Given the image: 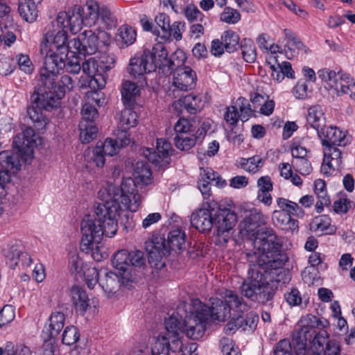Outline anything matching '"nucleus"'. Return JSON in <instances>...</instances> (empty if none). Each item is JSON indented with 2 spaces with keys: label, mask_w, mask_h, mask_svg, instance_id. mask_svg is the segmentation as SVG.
<instances>
[{
  "label": "nucleus",
  "mask_w": 355,
  "mask_h": 355,
  "mask_svg": "<svg viewBox=\"0 0 355 355\" xmlns=\"http://www.w3.org/2000/svg\"><path fill=\"white\" fill-rule=\"evenodd\" d=\"M83 115L82 121H86L87 122H91L94 124V121L98 116L97 109L92 105L90 103H85L81 110Z\"/></svg>",
  "instance_id": "61"
},
{
  "label": "nucleus",
  "mask_w": 355,
  "mask_h": 355,
  "mask_svg": "<svg viewBox=\"0 0 355 355\" xmlns=\"http://www.w3.org/2000/svg\"><path fill=\"white\" fill-rule=\"evenodd\" d=\"M237 103L241 112V114H239L240 119L243 121H248L249 118L253 115V110L248 101L245 98L241 97L238 98Z\"/></svg>",
  "instance_id": "60"
},
{
  "label": "nucleus",
  "mask_w": 355,
  "mask_h": 355,
  "mask_svg": "<svg viewBox=\"0 0 355 355\" xmlns=\"http://www.w3.org/2000/svg\"><path fill=\"white\" fill-rule=\"evenodd\" d=\"M237 222L236 213L230 209L223 208L214 209V225L217 227V236L221 237L227 243L229 232L235 226Z\"/></svg>",
  "instance_id": "19"
},
{
  "label": "nucleus",
  "mask_w": 355,
  "mask_h": 355,
  "mask_svg": "<svg viewBox=\"0 0 355 355\" xmlns=\"http://www.w3.org/2000/svg\"><path fill=\"white\" fill-rule=\"evenodd\" d=\"M129 263L131 270L136 274L137 268H141L146 264V259L143 252L135 250L129 252Z\"/></svg>",
  "instance_id": "50"
},
{
  "label": "nucleus",
  "mask_w": 355,
  "mask_h": 355,
  "mask_svg": "<svg viewBox=\"0 0 355 355\" xmlns=\"http://www.w3.org/2000/svg\"><path fill=\"white\" fill-rule=\"evenodd\" d=\"M339 76L344 82L346 83V85H341V92L345 94H349L352 98L355 99V81L347 73H340Z\"/></svg>",
  "instance_id": "59"
},
{
  "label": "nucleus",
  "mask_w": 355,
  "mask_h": 355,
  "mask_svg": "<svg viewBox=\"0 0 355 355\" xmlns=\"http://www.w3.org/2000/svg\"><path fill=\"white\" fill-rule=\"evenodd\" d=\"M291 166L302 175H307L312 171V166L309 161V155L302 159H292Z\"/></svg>",
  "instance_id": "52"
},
{
  "label": "nucleus",
  "mask_w": 355,
  "mask_h": 355,
  "mask_svg": "<svg viewBox=\"0 0 355 355\" xmlns=\"http://www.w3.org/2000/svg\"><path fill=\"white\" fill-rule=\"evenodd\" d=\"M341 155V151L336 146L325 147L321 172L329 176L335 169H338L342 165Z\"/></svg>",
  "instance_id": "25"
},
{
  "label": "nucleus",
  "mask_w": 355,
  "mask_h": 355,
  "mask_svg": "<svg viewBox=\"0 0 355 355\" xmlns=\"http://www.w3.org/2000/svg\"><path fill=\"white\" fill-rule=\"evenodd\" d=\"M198 137L193 134L176 135L174 138L176 147L181 150H188L195 146Z\"/></svg>",
  "instance_id": "45"
},
{
  "label": "nucleus",
  "mask_w": 355,
  "mask_h": 355,
  "mask_svg": "<svg viewBox=\"0 0 355 355\" xmlns=\"http://www.w3.org/2000/svg\"><path fill=\"white\" fill-rule=\"evenodd\" d=\"M15 65L17 64L19 69L26 73H31L33 70V63L26 54L19 53L16 55Z\"/></svg>",
  "instance_id": "58"
},
{
  "label": "nucleus",
  "mask_w": 355,
  "mask_h": 355,
  "mask_svg": "<svg viewBox=\"0 0 355 355\" xmlns=\"http://www.w3.org/2000/svg\"><path fill=\"white\" fill-rule=\"evenodd\" d=\"M150 54L148 51H143L139 56H135L130 60L128 67L129 74L133 78H141L145 73L154 71V65L153 62H149Z\"/></svg>",
  "instance_id": "24"
},
{
  "label": "nucleus",
  "mask_w": 355,
  "mask_h": 355,
  "mask_svg": "<svg viewBox=\"0 0 355 355\" xmlns=\"http://www.w3.org/2000/svg\"><path fill=\"white\" fill-rule=\"evenodd\" d=\"M115 58L113 55L106 53L102 54L98 59L90 58L80 64V60L78 57L73 56L65 62V67L67 72L78 73L82 69L87 74L89 80V87L94 90L88 98H92L98 105L103 102L100 96L101 94L98 90L102 89L106 85L107 72L114 65Z\"/></svg>",
  "instance_id": "4"
},
{
  "label": "nucleus",
  "mask_w": 355,
  "mask_h": 355,
  "mask_svg": "<svg viewBox=\"0 0 355 355\" xmlns=\"http://www.w3.org/2000/svg\"><path fill=\"white\" fill-rule=\"evenodd\" d=\"M319 78L327 85L335 86V80L338 78V73H336L334 71L329 69L324 68L321 69L318 71Z\"/></svg>",
  "instance_id": "56"
},
{
  "label": "nucleus",
  "mask_w": 355,
  "mask_h": 355,
  "mask_svg": "<svg viewBox=\"0 0 355 355\" xmlns=\"http://www.w3.org/2000/svg\"><path fill=\"white\" fill-rule=\"evenodd\" d=\"M129 258V252L121 250L114 254L112 260L113 267L118 270L121 277V284L125 286L137 279L136 274L131 270Z\"/></svg>",
  "instance_id": "21"
},
{
  "label": "nucleus",
  "mask_w": 355,
  "mask_h": 355,
  "mask_svg": "<svg viewBox=\"0 0 355 355\" xmlns=\"http://www.w3.org/2000/svg\"><path fill=\"white\" fill-rule=\"evenodd\" d=\"M164 42H162L161 40H158V42L155 44L151 50L144 49V51H148L150 57L148 58V62H153L154 65V71L157 68H159L162 71L164 75L171 74L176 66L180 64V62L175 63L174 59L175 57L178 58L179 54L183 57L184 55L182 51H176L169 59L168 58V52L163 44Z\"/></svg>",
  "instance_id": "13"
},
{
  "label": "nucleus",
  "mask_w": 355,
  "mask_h": 355,
  "mask_svg": "<svg viewBox=\"0 0 355 355\" xmlns=\"http://www.w3.org/2000/svg\"><path fill=\"white\" fill-rule=\"evenodd\" d=\"M241 53L243 60L248 63H253L257 58V50L253 41L245 38L241 44Z\"/></svg>",
  "instance_id": "44"
},
{
  "label": "nucleus",
  "mask_w": 355,
  "mask_h": 355,
  "mask_svg": "<svg viewBox=\"0 0 355 355\" xmlns=\"http://www.w3.org/2000/svg\"><path fill=\"white\" fill-rule=\"evenodd\" d=\"M184 60L183 56L179 61L180 64L175 67L177 68L174 71L173 85L178 89L185 92L195 87L197 76L196 72L189 67H180Z\"/></svg>",
  "instance_id": "22"
},
{
  "label": "nucleus",
  "mask_w": 355,
  "mask_h": 355,
  "mask_svg": "<svg viewBox=\"0 0 355 355\" xmlns=\"http://www.w3.org/2000/svg\"><path fill=\"white\" fill-rule=\"evenodd\" d=\"M314 193L318 198L315 204L316 212L321 213L324 207L331 204L330 197L327 193L326 183L324 180L318 179L314 182Z\"/></svg>",
  "instance_id": "31"
},
{
  "label": "nucleus",
  "mask_w": 355,
  "mask_h": 355,
  "mask_svg": "<svg viewBox=\"0 0 355 355\" xmlns=\"http://www.w3.org/2000/svg\"><path fill=\"white\" fill-rule=\"evenodd\" d=\"M85 10L79 5H75L68 11L60 12L57 16L58 26L69 31L73 34H76L85 24Z\"/></svg>",
  "instance_id": "15"
},
{
  "label": "nucleus",
  "mask_w": 355,
  "mask_h": 355,
  "mask_svg": "<svg viewBox=\"0 0 355 355\" xmlns=\"http://www.w3.org/2000/svg\"><path fill=\"white\" fill-rule=\"evenodd\" d=\"M333 207L336 214H346L350 209H355V202L347 198H340L334 201Z\"/></svg>",
  "instance_id": "54"
},
{
  "label": "nucleus",
  "mask_w": 355,
  "mask_h": 355,
  "mask_svg": "<svg viewBox=\"0 0 355 355\" xmlns=\"http://www.w3.org/2000/svg\"><path fill=\"white\" fill-rule=\"evenodd\" d=\"M307 129L313 128L318 134L326 126V117L322 107L315 105L310 107L306 116Z\"/></svg>",
  "instance_id": "27"
},
{
  "label": "nucleus",
  "mask_w": 355,
  "mask_h": 355,
  "mask_svg": "<svg viewBox=\"0 0 355 355\" xmlns=\"http://www.w3.org/2000/svg\"><path fill=\"white\" fill-rule=\"evenodd\" d=\"M240 19V12L231 7H225L220 15V20L228 24H236Z\"/></svg>",
  "instance_id": "49"
},
{
  "label": "nucleus",
  "mask_w": 355,
  "mask_h": 355,
  "mask_svg": "<svg viewBox=\"0 0 355 355\" xmlns=\"http://www.w3.org/2000/svg\"><path fill=\"white\" fill-rule=\"evenodd\" d=\"M32 355L29 347L24 345L15 346L12 343H7L6 345V355Z\"/></svg>",
  "instance_id": "57"
},
{
  "label": "nucleus",
  "mask_w": 355,
  "mask_h": 355,
  "mask_svg": "<svg viewBox=\"0 0 355 355\" xmlns=\"http://www.w3.org/2000/svg\"><path fill=\"white\" fill-rule=\"evenodd\" d=\"M155 21L157 25L160 28V31H154L155 35H157V39L161 40L162 42H170V17L166 13H158Z\"/></svg>",
  "instance_id": "33"
},
{
  "label": "nucleus",
  "mask_w": 355,
  "mask_h": 355,
  "mask_svg": "<svg viewBox=\"0 0 355 355\" xmlns=\"http://www.w3.org/2000/svg\"><path fill=\"white\" fill-rule=\"evenodd\" d=\"M40 52L44 56L43 67L40 70V82L41 87L44 89L51 92H58L62 87V81L64 78L69 79L70 85L69 87H64V94L67 92L71 91L74 86V82L68 75H63L59 77L61 70L65 67V58L68 53H62L54 49H48L46 52L42 51L40 47Z\"/></svg>",
  "instance_id": "8"
},
{
  "label": "nucleus",
  "mask_w": 355,
  "mask_h": 355,
  "mask_svg": "<svg viewBox=\"0 0 355 355\" xmlns=\"http://www.w3.org/2000/svg\"><path fill=\"white\" fill-rule=\"evenodd\" d=\"M169 341L164 336H159L153 344L151 348L152 355H169Z\"/></svg>",
  "instance_id": "48"
},
{
  "label": "nucleus",
  "mask_w": 355,
  "mask_h": 355,
  "mask_svg": "<svg viewBox=\"0 0 355 355\" xmlns=\"http://www.w3.org/2000/svg\"><path fill=\"white\" fill-rule=\"evenodd\" d=\"M324 147L346 146L351 142V136L347 131L329 125L325 126L318 134Z\"/></svg>",
  "instance_id": "18"
},
{
  "label": "nucleus",
  "mask_w": 355,
  "mask_h": 355,
  "mask_svg": "<svg viewBox=\"0 0 355 355\" xmlns=\"http://www.w3.org/2000/svg\"><path fill=\"white\" fill-rule=\"evenodd\" d=\"M134 179H128L121 183V188H113L112 196L116 195L131 196L130 202L133 203L135 199L138 201L139 207L141 205V196L137 191V187L147 186L152 182V172L146 162H138L134 169ZM111 191V189H110Z\"/></svg>",
  "instance_id": "12"
},
{
  "label": "nucleus",
  "mask_w": 355,
  "mask_h": 355,
  "mask_svg": "<svg viewBox=\"0 0 355 355\" xmlns=\"http://www.w3.org/2000/svg\"><path fill=\"white\" fill-rule=\"evenodd\" d=\"M204 306L200 301L194 300L191 304H182L177 313H173L165 320L166 329L175 339L181 332L193 340L202 338L205 334L204 320L206 315Z\"/></svg>",
  "instance_id": "3"
},
{
  "label": "nucleus",
  "mask_w": 355,
  "mask_h": 355,
  "mask_svg": "<svg viewBox=\"0 0 355 355\" xmlns=\"http://www.w3.org/2000/svg\"><path fill=\"white\" fill-rule=\"evenodd\" d=\"M191 223L201 232H209L214 225V208L209 203L196 209L191 216Z\"/></svg>",
  "instance_id": "20"
},
{
  "label": "nucleus",
  "mask_w": 355,
  "mask_h": 355,
  "mask_svg": "<svg viewBox=\"0 0 355 355\" xmlns=\"http://www.w3.org/2000/svg\"><path fill=\"white\" fill-rule=\"evenodd\" d=\"M65 316L61 312L52 313L49 318V337L55 338L64 325Z\"/></svg>",
  "instance_id": "39"
},
{
  "label": "nucleus",
  "mask_w": 355,
  "mask_h": 355,
  "mask_svg": "<svg viewBox=\"0 0 355 355\" xmlns=\"http://www.w3.org/2000/svg\"><path fill=\"white\" fill-rule=\"evenodd\" d=\"M130 142L131 139L128 132L121 131L116 139L107 138L104 141H98L96 144L106 155L114 156L121 148L128 146Z\"/></svg>",
  "instance_id": "26"
},
{
  "label": "nucleus",
  "mask_w": 355,
  "mask_h": 355,
  "mask_svg": "<svg viewBox=\"0 0 355 355\" xmlns=\"http://www.w3.org/2000/svg\"><path fill=\"white\" fill-rule=\"evenodd\" d=\"M311 93V89L309 87L307 80L300 79L293 89V94L296 98L305 99Z\"/></svg>",
  "instance_id": "53"
},
{
  "label": "nucleus",
  "mask_w": 355,
  "mask_h": 355,
  "mask_svg": "<svg viewBox=\"0 0 355 355\" xmlns=\"http://www.w3.org/2000/svg\"><path fill=\"white\" fill-rule=\"evenodd\" d=\"M6 263L15 268L19 261L24 266H30L33 262L31 256L26 252L25 247L20 241H10L3 250Z\"/></svg>",
  "instance_id": "17"
},
{
  "label": "nucleus",
  "mask_w": 355,
  "mask_h": 355,
  "mask_svg": "<svg viewBox=\"0 0 355 355\" xmlns=\"http://www.w3.org/2000/svg\"><path fill=\"white\" fill-rule=\"evenodd\" d=\"M107 197L97 203L96 216H86L81 222V251L88 253L95 243L100 244L103 236L112 237L118 230V219L120 212L129 210L135 212L139 209L138 201L130 202V196L116 195L112 196L110 189Z\"/></svg>",
  "instance_id": "1"
},
{
  "label": "nucleus",
  "mask_w": 355,
  "mask_h": 355,
  "mask_svg": "<svg viewBox=\"0 0 355 355\" xmlns=\"http://www.w3.org/2000/svg\"><path fill=\"white\" fill-rule=\"evenodd\" d=\"M80 139L84 144H88L96 137L98 129L95 124L86 121H81L79 123Z\"/></svg>",
  "instance_id": "38"
},
{
  "label": "nucleus",
  "mask_w": 355,
  "mask_h": 355,
  "mask_svg": "<svg viewBox=\"0 0 355 355\" xmlns=\"http://www.w3.org/2000/svg\"><path fill=\"white\" fill-rule=\"evenodd\" d=\"M40 47L42 51L46 52V49H54L62 53H68L73 51V45L68 41L67 31L62 28L57 32L48 31L42 37Z\"/></svg>",
  "instance_id": "16"
},
{
  "label": "nucleus",
  "mask_w": 355,
  "mask_h": 355,
  "mask_svg": "<svg viewBox=\"0 0 355 355\" xmlns=\"http://www.w3.org/2000/svg\"><path fill=\"white\" fill-rule=\"evenodd\" d=\"M18 12L28 22H33L37 17V9L33 0H19Z\"/></svg>",
  "instance_id": "34"
},
{
  "label": "nucleus",
  "mask_w": 355,
  "mask_h": 355,
  "mask_svg": "<svg viewBox=\"0 0 355 355\" xmlns=\"http://www.w3.org/2000/svg\"><path fill=\"white\" fill-rule=\"evenodd\" d=\"M15 317V309L11 305H6L0 311V328L12 322Z\"/></svg>",
  "instance_id": "62"
},
{
  "label": "nucleus",
  "mask_w": 355,
  "mask_h": 355,
  "mask_svg": "<svg viewBox=\"0 0 355 355\" xmlns=\"http://www.w3.org/2000/svg\"><path fill=\"white\" fill-rule=\"evenodd\" d=\"M121 92L124 105L132 107L135 104V97L139 93V89L136 84L126 80L123 83Z\"/></svg>",
  "instance_id": "36"
},
{
  "label": "nucleus",
  "mask_w": 355,
  "mask_h": 355,
  "mask_svg": "<svg viewBox=\"0 0 355 355\" xmlns=\"http://www.w3.org/2000/svg\"><path fill=\"white\" fill-rule=\"evenodd\" d=\"M247 221L246 218L239 224L240 234L243 239L253 241L254 248L261 252L259 257L272 259L275 266L285 264L287 261L286 254L282 251L280 239L272 228H262Z\"/></svg>",
  "instance_id": "5"
},
{
  "label": "nucleus",
  "mask_w": 355,
  "mask_h": 355,
  "mask_svg": "<svg viewBox=\"0 0 355 355\" xmlns=\"http://www.w3.org/2000/svg\"><path fill=\"white\" fill-rule=\"evenodd\" d=\"M225 300L215 298L211 301V306H208L200 302V305L204 306L206 311L204 326L206 330L207 322L209 318L224 322L230 318L231 309L236 312L243 313L248 309V305L243 298L236 293L231 290H225L224 293Z\"/></svg>",
  "instance_id": "11"
},
{
  "label": "nucleus",
  "mask_w": 355,
  "mask_h": 355,
  "mask_svg": "<svg viewBox=\"0 0 355 355\" xmlns=\"http://www.w3.org/2000/svg\"><path fill=\"white\" fill-rule=\"evenodd\" d=\"M137 123V114L132 110V107H125L121 112L119 124L122 130L126 132V129L134 127Z\"/></svg>",
  "instance_id": "41"
},
{
  "label": "nucleus",
  "mask_w": 355,
  "mask_h": 355,
  "mask_svg": "<svg viewBox=\"0 0 355 355\" xmlns=\"http://www.w3.org/2000/svg\"><path fill=\"white\" fill-rule=\"evenodd\" d=\"M38 139H40L39 136L31 127L26 128L21 132L17 134L13 139V146L19 153H15L12 150L0 152L1 167L14 173L20 170V157L26 160L28 157H33L34 147L38 145ZM39 140L41 144L40 139Z\"/></svg>",
  "instance_id": "9"
},
{
  "label": "nucleus",
  "mask_w": 355,
  "mask_h": 355,
  "mask_svg": "<svg viewBox=\"0 0 355 355\" xmlns=\"http://www.w3.org/2000/svg\"><path fill=\"white\" fill-rule=\"evenodd\" d=\"M277 203L282 211H286L291 216L294 215L297 217H302L304 215V209L296 202L284 198H279L277 200Z\"/></svg>",
  "instance_id": "40"
},
{
  "label": "nucleus",
  "mask_w": 355,
  "mask_h": 355,
  "mask_svg": "<svg viewBox=\"0 0 355 355\" xmlns=\"http://www.w3.org/2000/svg\"><path fill=\"white\" fill-rule=\"evenodd\" d=\"M264 159L258 155L249 158L241 157L238 161L239 166L249 173L254 174L261 171L264 165Z\"/></svg>",
  "instance_id": "35"
},
{
  "label": "nucleus",
  "mask_w": 355,
  "mask_h": 355,
  "mask_svg": "<svg viewBox=\"0 0 355 355\" xmlns=\"http://www.w3.org/2000/svg\"><path fill=\"white\" fill-rule=\"evenodd\" d=\"M103 39L105 41L109 38L108 35L103 31H98V35L92 30H85L80 33L77 38L71 41L73 45V53L80 55H92L98 50V40Z\"/></svg>",
  "instance_id": "14"
},
{
  "label": "nucleus",
  "mask_w": 355,
  "mask_h": 355,
  "mask_svg": "<svg viewBox=\"0 0 355 355\" xmlns=\"http://www.w3.org/2000/svg\"><path fill=\"white\" fill-rule=\"evenodd\" d=\"M73 302L76 310L84 315L89 305V299L86 291L78 286H73L71 289Z\"/></svg>",
  "instance_id": "32"
},
{
  "label": "nucleus",
  "mask_w": 355,
  "mask_h": 355,
  "mask_svg": "<svg viewBox=\"0 0 355 355\" xmlns=\"http://www.w3.org/2000/svg\"><path fill=\"white\" fill-rule=\"evenodd\" d=\"M284 299L291 306H296L302 303L300 292L296 288H291L284 293Z\"/></svg>",
  "instance_id": "64"
},
{
  "label": "nucleus",
  "mask_w": 355,
  "mask_h": 355,
  "mask_svg": "<svg viewBox=\"0 0 355 355\" xmlns=\"http://www.w3.org/2000/svg\"><path fill=\"white\" fill-rule=\"evenodd\" d=\"M221 40H223L225 51L232 53L237 49L240 37L234 31L227 30L221 35Z\"/></svg>",
  "instance_id": "43"
},
{
  "label": "nucleus",
  "mask_w": 355,
  "mask_h": 355,
  "mask_svg": "<svg viewBox=\"0 0 355 355\" xmlns=\"http://www.w3.org/2000/svg\"><path fill=\"white\" fill-rule=\"evenodd\" d=\"M272 219L273 223L282 230L293 232L298 228V221L286 211H275Z\"/></svg>",
  "instance_id": "30"
},
{
  "label": "nucleus",
  "mask_w": 355,
  "mask_h": 355,
  "mask_svg": "<svg viewBox=\"0 0 355 355\" xmlns=\"http://www.w3.org/2000/svg\"><path fill=\"white\" fill-rule=\"evenodd\" d=\"M120 281L121 282L119 274L107 272H105V277L99 280V285L105 293L111 294L116 291Z\"/></svg>",
  "instance_id": "37"
},
{
  "label": "nucleus",
  "mask_w": 355,
  "mask_h": 355,
  "mask_svg": "<svg viewBox=\"0 0 355 355\" xmlns=\"http://www.w3.org/2000/svg\"><path fill=\"white\" fill-rule=\"evenodd\" d=\"M144 155L146 159L159 168L164 167L169 164V160L164 159L161 154L150 148H146L144 150Z\"/></svg>",
  "instance_id": "51"
},
{
  "label": "nucleus",
  "mask_w": 355,
  "mask_h": 355,
  "mask_svg": "<svg viewBox=\"0 0 355 355\" xmlns=\"http://www.w3.org/2000/svg\"><path fill=\"white\" fill-rule=\"evenodd\" d=\"M186 234L180 228L171 230L166 240L162 236H155L147 243L146 250L149 255V262L154 263L156 268H162L164 266L162 263L163 257H167L171 251L181 252L184 248Z\"/></svg>",
  "instance_id": "10"
},
{
  "label": "nucleus",
  "mask_w": 355,
  "mask_h": 355,
  "mask_svg": "<svg viewBox=\"0 0 355 355\" xmlns=\"http://www.w3.org/2000/svg\"><path fill=\"white\" fill-rule=\"evenodd\" d=\"M294 339L295 340L297 345V355H323V354L319 350L318 345H315V347H313L312 343H309V341H306V345L303 346L302 344L300 343L299 331L297 332L296 336H295Z\"/></svg>",
  "instance_id": "46"
},
{
  "label": "nucleus",
  "mask_w": 355,
  "mask_h": 355,
  "mask_svg": "<svg viewBox=\"0 0 355 355\" xmlns=\"http://www.w3.org/2000/svg\"><path fill=\"white\" fill-rule=\"evenodd\" d=\"M119 38L118 41H121L123 46H128L135 43L137 38L136 31L128 25H122L118 29Z\"/></svg>",
  "instance_id": "42"
},
{
  "label": "nucleus",
  "mask_w": 355,
  "mask_h": 355,
  "mask_svg": "<svg viewBox=\"0 0 355 355\" xmlns=\"http://www.w3.org/2000/svg\"><path fill=\"white\" fill-rule=\"evenodd\" d=\"M205 101L200 94H189L174 102L173 107L178 110L180 107H184L189 114H196L200 112L204 107Z\"/></svg>",
  "instance_id": "28"
},
{
  "label": "nucleus",
  "mask_w": 355,
  "mask_h": 355,
  "mask_svg": "<svg viewBox=\"0 0 355 355\" xmlns=\"http://www.w3.org/2000/svg\"><path fill=\"white\" fill-rule=\"evenodd\" d=\"M300 343L303 346L306 341L312 343L313 347L318 345L319 350L323 355H339L340 346L336 340H329V334L325 328L329 322L324 318L308 314L302 317L298 322Z\"/></svg>",
  "instance_id": "6"
},
{
  "label": "nucleus",
  "mask_w": 355,
  "mask_h": 355,
  "mask_svg": "<svg viewBox=\"0 0 355 355\" xmlns=\"http://www.w3.org/2000/svg\"><path fill=\"white\" fill-rule=\"evenodd\" d=\"M157 151L161 154L162 159H168L170 161L169 156L173 151V148L170 142L163 138L157 139Z\"/></svg>",
  "instance_id": "63"
},
{
  "label": "nucleus",
  "mask_w": 355,
  "mask_h": 355,
  "mask_svg": "<svg viewBox=\"0 0 355 355\" xmlns=\"http://www.w3.org/2000/svg\"><path fill=\"white\" fill-rule=\"evenodd\" d=\"M270 259L259 257L257 263L250 266L239 287L242 295L260 304L270 302L278 288L288 281L282 268L284 264L275 266Z\"/></svg>",
  "instance_id": "2"
},
{
  "label": "nucleus",
  "mask_w": 355,
  "mask_h": 355,
  "mask_svg": "<svg viewBox=\"0 0 355 355\" xmlns=\"http://www.w3.org/2000/svg\"><path fill=\"white\" fill-rule=\"evenodd\" d=\"M62 87L58 92L44 89L42 87L35 89L31 96L32 105L28 107L27 114L35 128L38 131H43L49 123L48 118L42 110L50 111L60 106L62 98L64 96V87H69V79L64 78Z\"/></svg>",
  "instance_id": "7"
},
{
  "label": "nucleus",
  "mask_w": 355,
  "mask_h": 355,
  "mask_svg": "<svg viewBox=\"0 0 355 355\" xmlns=\"http://www.w3.org/2000/svg\"><path fill=\"white\" fill-rule=\"evenodd\" d=\"M105 6L94 0H87L85 10V26H92L98 24Z\"/></svg>",
  "instance_id": "29"
},
{
  "label": "nucleus",
  "mask_w": 355,
  "mask_h": 355,
  "mask_svg": "<svg viewBox=\"0 0 355 355\" xmlns=\"http://www.w3.org/2000/svg\"><path fill=\"white\" fill-rule=\"evenodd\" d=\"M79 339V332L74 326H69L65 328L62 334V343L66 345H71Z\"/></svg>",
  "instance_id": "55"
},
{
  "label": "nucleus",
  "mask_w": 355,
  "mask_h": 355,
  "mask_svg": "<svg viewBox=\"0 0 355 355\" xmlns=\"http://www.w3.org/2000/svg\"><path fill=\"white\" fill-rule=\"evenodd\" d=\"M284 35L279 42L284 44V51L287 58L292 59L300 53H308L309 49L291 30L285 28Z\"/></svg>",
  "instance_id": "23"
},
{
  "label": "nucleus",
  "mask_w": 355,
  "mask_h": 355,
  "mask_svg": "<svg viewBox=\"0 0 355 355\" xmlns=\"http://www.w3.org/2000/svg\"><path fill=\"white\" fill-rule=\"evenodd\" d=\"M99 21L107 29H112L117 26L118 20L110 8L106 5L102 10Z\"/></svg>",
  "instance_id": "47"
}]
</instances>
